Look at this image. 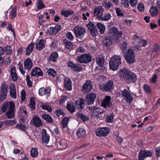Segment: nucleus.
I'll return each mask as SVG.
<instances>
[{"label": "nucleus", "mask_w": 160, "mask_h": 160, "mask_svg": "<svg viewBox=\"0 0 160 160\" xmlns=\"http://www.w3.org/2000/svg\"><path fill=\"white\" fill-rule=\"evenodd\" d=\"M46 72L48 75L52 76V77H54L56 75L55 71L52 68H47Z\"/></svg>", "instance_id": "nucleus-37"}, {"label": "nucleus", "mask_w": 160, "mask_h": 160, "mask_svg": "<svg viewBox=\"0 0 160 160\" xmlns=\"http://www.w3.org/2000/svg\"><path fill=\"white\" fill-rule=\"evenodd\" d=\"M141 40V41L139 42L138 44H140L141 46L144 47L147 45V42L146 40H144L142 38Z\"/></svg>", "instance_id": "nucleus-62"}, {"label": "nucleus", "mask_w": 160, "mask_h": 160, "mask_svg": "<svg viewBox=\"0 0 160 160\" xmlns=\"http://www.w3.org/2000/svg\"><path fill=\"white\" fill-rule=\"evenodd\" d=\"M58 56V53L56 52H54L52 53L49 56V60L52 62H55L56 61Z\"/></svg>", "instance_id": "nucleus-33"}, {"label": "nucleus", "mask_w": 160, "mask_h": 160, "mask_svg": "<svg viewBox=\"0 0 160 160\" xmlns=\"http://www.w3.org/2000/svg\"><path fill=\"white\" fill-rule=\"evenodd\" d=\"M37 5L38 8L39 9H41L45 7L44 4L41 0H37Z\"/></svg>", "instance_id": "nucleus-48"}, {"label": "nucleus", "mask_w": 160, "mask_h": 160, "mask_svg": "<svg viewBox=\"0 0 160 160\" xmlns=\"http://www.w3.org/2000/svg\"><path fill=\"white\" fill-rule=\"evenodd\" d=\"M123 54L128 63L131 64L135 61V52L133 49L130 48L126 52L123 51Z\"/></svg>", "instance_id": "nucleus-3"}, {"label": "nucleus", "mask_w": 160, "mask_h": 160, "mask_svg": "<svg viewBox=\"0 0 160 160\" xmlns=\"http://www.w3.org/2000/svg\"><path fill=\"white\" fill-rule=\"evenodd\" d=\"M96 26L99 30H105V26L101 23H98Z\"/></svg>", "instance_id": "nucleus-59"}, {"label": "nucleus", "mask_w": 160, "mask_h": 160, "mask_svg": "<svg viewBox=\"0 0 160 160\" xmlns=\"http://www.w3.org/2000/svg\"><path fill=\"white\" fill-rule=\"evenodd\" d=\"M77 117L78 118H80L82 120L83 122L88 120L89 119L88 117L82 113H78L77 114Z\"/></svg>", "instance_id": "nucleus-36"}, {"label": "nucleus", "mask_w": 160, "mask_h": 160, "mask_svg": "<svg viewBox=\"0 0 160 160\" xmlns=\"http://www.w3.org/2000/svg\"><path fill=\"white\" fill-rule=\"evenodd\" d=\"M141 38H142L141 37H139L138 35H134L132 38V40L133 42L138 43L139 42L141 41Z\"/></svg>", "instance_id": "nucleus-44"}, {"label": "nucleus", "mask_w": 160, "mask_h": 160, "mask_svg": "<svg viewBox=\"0 0 160 160\" xmlns=\"http://www.w3.org/2000/svg\"><path fill=\"white\" fill-rule=\"evenodd\" d=\"M122 95L125 98L126 101L130 103L132 100V97L131 94L126 89H125L122 91Z\"/></svg>", "instance_id": "nucleus-16"}, {"label": "nucleus", "mask_w": 160, "mask_h": 160, "mask_svg": "<svg viewBox=\"0 0 160 160\" xmlns=\"http://www.w3.org/2000/svg\"><path fill=\"white\" fill-rule=\"evenodd\" d=\"M86 102L88 105H90L93 103L96 97V94L92 93H89L86 96Z\"/></svg>", "instance_id": "nucleus-17"}, {"label": "nucleus", "mask_w": 160, "mask_h": 160, "mask_svg": "<svg viewBox=\"0 0 160 160\" xmlns=\"http://www.w3.org/2000/svg\"><path fill=\"white\" fill-rule=\"evenodd\" d=\"M143 88L146 93H149L151 92V90L150 87L147 84H145L143 85Z\"/></svg>", "instance_id": "nucleus-54"}, {"label": "nucleus", "mask_w": 160, "mask_h": 160, "mask_svg": "<svg viewBox=\"0 0 160 160\" xmlns=\"http://www.w3.org/2000/svg\"><path fill=\"white\" fill-rule=\"evenodd\" d=\"M114 83L112 80H109L103 85L102 89L103 91L110 92L113 89Z\"/></svg>", "instance_id": "nucleus-10"}, {"label": "nucleus", "mask_w": 160, "mask_h": 160, "mask_svg": "<svg viewBox=\"0 0 160 160\" xmlns=\"http://www.w3.org/2000/svg\"><path fill=\"white\" fill-rule=\"evenodd\" d=\"M17 15V8H14L11 9L10 11V16L11 18H15Z\"/></svg>", "instance_id": "nucleus-41"}, {"label": "nucleus", "mask_w": 160, "mask_h": 160, "mask_svg": "<svg viewBox=\"0 0 160 160\" xmlns=\"http://www.w3.org/2000/svg\"><path fill=\"white\" fill-rule=\"evenodd\" d=\"M16 68L12 67L11 68V74L12 76V80L14 81H16L18 79V76L15 72Z\"/></svg>", "instance_id": "nucleus-35"}, {"label": "nucleus", "mask_w": 160, "mask_h": 160, "mask_svg": "<svg viewBox=\"0 0 160 160\" xmlns=\"http://www.w3.org/2000/svg\"><path fill=\"white\" fill-rule=\"evenodd\" d=\"M43 73L41 69L37 67L32 69L31 72V75L32 76H43Z\"/></svg>", "instance_id": "nucleus-19"}, {"label": "nucleus", "mask_w": 160, "mask_h": 160, "mask_svg": "<svg viewBox=\"0 0 160 160\" xmlns=\"http://www.w3.org/2000/svg\"><path fill=\"white\" fill-rule=\"evenodd\" d=\"M30 123L34 124L36 127H38L42 125V122L39 117L37 116H34L31 120Z\"/></svg>", "instance_id": "nucleus-18"}, {"label": "nucleus", "mask_w": 160, "mask_h": 160, "mask_svg": "<svg viewBox=\"0 0 160 160\" xmlns=\"http://www.w3.org/2000/svg\"><path fill=\"white\" fill-rule=\"evenodd\" d=\"M64 87L67 90H71L72 89V82L68 78H66L64 80Z\"/></svg>", "instance_id": "nucleus-20"}, {"label": "nucleus", "mask_w": 160, "mask_h": 160, "mask_svg": "<svg viewBox=\"0 0 160 160\" xmlns=\"http://www.w3.org/2000/svg\"><path fill=\"white\" fill-rule=\"evenodd\" d=\"M67 108L71 113L74 112L76 110L75 106L73 104L70 103L67 104Z\"/></svg>", "instance_id": "nucleus-40"}, {"label": "nucleus", "mask_w": 160, "mask_h": 160, "mask_svg": "<svg viewBox=\"0 0 160 160\" xmlns=\"http://www.w3.org/2000/svg\"><path fill=\"white\" fill-rule=\"evenodd\" d=\"M152 156V152L150 151L146 150H141L138 156V160H144L148 157H151Z\"/></svg>", "instance_id": "nucleus-6"}, {"label": "nucleus", "mask_w": 160, "mask_h": 160, "mask_svg": "<svg viewBox=\"0 0 160 160\" xmlns=\"http://www.w3.org/2000/svg\"><path fill=\"white\" fill-rule=\"evenodd\" d=\"M122 34L121 31H109L108 33L109 36L112 38L116 41L121 37Z\"/></svg>", "instance_id": "nucleus-12"}, {"label": "nucleus", "mask_w": 160, "mask_h": 160, "mask_svg": "<svg viewBox=\"0 0 160 160\" xmlns=\"http://www.w3.org/2000/svg\"><path fill=\"white\" fill-rule=\"evenodd\" d=\"M8 108V111H15V104L12 102L10 101L8 103H5L1 108L3 112H5Z\"/></svg>", "instance_id": "nucleus-8"}, {"label": "nucleus", "mask_w": 160, "mask_h": 160, "mask_svg": "<svg viewBox=\"0 0 160 160\" xmlns=\"http://www.w3.org/2000/svg\"><path fill=\"white\" fill-rule=\"evenodd\" d=\"M114 115L113 113H110V115H107L106 118V121L108 123H111L112 122Z\"/></svg>", "instance_id": "nucleus-46"}, {"label": "nucleus", "mask_w": 160, "mask_h": 160, "mask_svg": "<svg viewBox=\"0 0 160 160\" xmlns=\"http://www.w3.org/2000/svg\"><path fill=\"white\" fill-rule=\"evenodd\" d=\"M121 64V58L118 55H114L112 56L109 61L110 68L113 70H117Z\"/></svg>", "instance_id": "nucleus-2"}, {"label": "nucleus", "mask_w": 160, "mask_h": 160, "mask_svg": "<svg viewBox=\"0 0 160 160\" xmlns=\"http://www.w3.org/2000/svg\"><path fill=\"white\" fill-rule=\"evenodd\" d=\"M104 9L102 6L95 7L93 10L94 16L99 20L101 18L103 15Z\"/></svg>", "instance_id": "nucleus-9"}, {"label": "nucleus", "mask_w": 160, "mask_h": 160, "mask_svg": "<svg viewBox=\"0 0 160 160\" xmlns=\"http://www.w3.org/2000/svg\"><path fill=\"white\" fill-rule=\"evenodd\" d=\"M76 134L79 138H82L86 136V131L84 129L79 128L77 130Z\"/></svg>", "instance_id": "nucleus-27"}, {"label": "nucleus", "mask_w": 160, "mask_h": 160, "mask_svg": "<svg viewBox=\"0 0 160 160\" xmlns=\"http://www.w3.org/2000/svg\"><path fill=\"white\" fill-rule=\"evenodd\" d=\"M74 13L73 11L70 9L63 10L61 11V14L62 15L66 17H68L70 15Z\"/></svg>", "instance_id": "nucleus-30"}, {"label": "nucleus", "mask_w": 160, "mask_h": 160, "mask_svg": "<svg viewBox=\"0 0 160 160\" xmlns=\"http://www.w3.org/2000/svg\"><path fill=\"white\" fill-rule=\"evenodd\" d=\"M66 36L71 41H72L73 39V36L72 33L70 32H67Z\"/></svg>", "instance_id": "nucleus-63"}, {"label": "nucleus", "mask_w": 160, "mask_h": 160, "mask_svg": "<svg viewBox=\"0 0 160 160\" xmlns=\"http://www.w3.org/2000/svg\"><path fill=\"white\" fill-rule=\"evenodd\" d=\"M10 95L11 98L13 99H15L16 96V91L15 85L12 84L10 86Z\"/></svg>", "instance_id": "nucleus-24"}, {"label": "nucleus", "mask_w": 160, "mask_h": 160, "mask_svg": "<svg viewBox=\"0 0 160 160\" xmlns=\"http://www.w3.org/2000/svg\"><path fill=\"white\" fill-rule=\"evenodd\" d=\"M31 102L30 104V107L32 109H34L35 108V104L34 102V98L31 97L30 99Z\"/></svg>", "instance_id": "nucleus-56"}, {"label": "nucleus", "mask_w": 160, "mask_h": 160, "mask_svg": "<svg viewBox=\"0 0 160 160\" xmlns=\"http://www.w3.org/2000/svg\"><path fill=\"white\" fill-rule=\"evenodd\" d=\"M6 53L8 55H10L12 53V49L11 46L7 45L4 47Z\"/></svg>", "instance_id": "nucleus-45"}, {"label": "nucleus", "mask_w": 160, "mask_h": 160, "mask_svg": "<svg viewBox=\"0 0 160 160\" xmlns=\"http://www.w3.org/2000/svg\"><path fill=\"white\" fill-rule=\"evenodd\" d=\"M150 14L152 16H155L158 13V10L157 7L155 6L151 7L149 10Z\"/></svg>", "instance_id": "nucleus-38"}, {"label": "nucleus", "mask_w": 160, "mask_h": 160, "mask_svg": "<svg viewBox=\"0 0 160 160\" xmlns=\"http://www.w3.org/2000/svg\"><path fill=\"white\" fill-rule=\"evenodd\" d=\"M34 45V43L32 42L28 46L25 51L26 55L29 56L30 55L33 51Z\"/></svg>", "instance_id": "nucleus-28"}, {"label": "nucleus", "mask_w": 160, "mask_h": 160, "mask_svg": "<svg viewBox=\"0 0 160 160\" xmlns=\"http://www.w3.org/2000/svg\"><path fill=\"white\" fill-rule=\"evenodd\" d=\"M111 16L109 13H106L103 17L102 16L101 18L99 20L107 21H108L111 18Z\"/></svg>", "instance_id": "nucleus-39"}, {"label": "nucleus", "mask_w": 160, "mask_h": 160, "mask_svg": "<svg viewBox=\"0 0 160 160\" xmlns=\"http://www.w3.org/2000/svg\"><path fill=\"white\" fill-rule=\"evenodd\" d=\"M4 124L6 125H14L16 123V122L15 120H6L4 121Z\"/></svg>", "instance_id": "nucleus-53"}, {"label": "nucleus", "mask_w": 160, "mask_h": 160, "mask_svg": "<svg viewBox=\"0 0 160 160\" xmlns=\"http://www.w3.org/2000/svg\"><path fill=\"white\" fill-rule=\"evenodd\" d=\"M42 109L47 110L48 112H50L52 111V108L49 106L45 104H42L41 106Z\"/></svg>", "instance_id": "nucleus-52"}, {"label": "nucleus", "mask_w": 160, "mask_h": 160, "mask_svg": "<svg viewBox=\"0 0 160 160\" xmlns=\"http://www.w3.org/2000/svg\"><path fill=\"white\" fill-rule=\"evenodd\" d=\"M115 9L117 16L119 17L124 16V13L119 8H115Z\"/></svg>", "instance_id": "nucleus-51"}, {"label": "nucleus", "mask_w": 160, "mask_h": 160, "mask_svg": "<svg viewBox=\"0 0 160 160\" xmlns=\"http://www.w3.org/2000/svg\"><path fill=\"white\" fill-rule=\"evenodd\" d=\"M42 118L49 123H52L53 122V119L49 115L43 114L42 115Z\"/></svg>", "instance_id": "nucleus-34"}, {"label": "nucleus", "mask_w": 160, "mask_h": 160, "mask_svg": "<svg viewBox=\"0 0 160 160\" xmlns=\"http://www.w3.org/2000/svg\"><path fill=\"white\" fill-rule=\"evenodd\" d=\"M101 105L106 110L109 111L113 108V104L110 96H107L102 101Z\"/></svg>", "instance_id": "nucleus-4"}, {"label": "nucleus", "mask_w": 160, "mask_h": 160, "mask_svg": "<svg viewBox=\"0 0 160 160\" xmlns=\"http://www.w3.org/2000/svg\"><path fill=\"white\" fill-rule=\"evenodd\" d=\"M75 104L76 107L82 109L84 106V102L82 98H79L75 101Z\"/></svg>", "instance_id": "nucleus-25"}, {"label": "nucleus", "mask_w": 160, "mask_h": 160, "mask_svg": "<svg viewBox=\"0 0 160 160\" xmlns=\"http://www.w3.org/2000/svg\"><path fill=\"white\" fill-rule=\"evenodd\" d=\"M76 36L78 39L82 40L85 33V31H74Z\"/></svg>", "instance_id": "nucleus-32"}, {"label": "nucleus", "mask_w": 160, "mask_h": 160, "mask_svg": "<svg viewBox=\"0 0 160 160\" xmlns=\"http://www.w3.org/2000/svg\"><path fill=\"white\" fill-rule=\"evenodd\" d=\"M69 121V118H64L63 119L62 123L64 128H66L67 127Z\"/></svg>", "instance_id": "nucleus-50"}, {"label": "nucleus", "mask_w": 160, "mask_h": 160, "mask_svg": "<svg viewBox=\"0 0 160 160\" xmlns=\"http://www.w3.org/2000/svg\"><path fill=\"white\" fill-rule=\"evenodd\" d=\"M92 88V82L89 80H87L82 86V90L84 93L89 92Z\"/></svg>", "instance_id": "nucleus-14"}, {"label": "nucleus", "mask_w": 160, "mask_h": 160, "mask_svg": "<svg viewBox=\"0 0 160 160\" xmlns=\"http://www.w3.org/2000/svg\"><path fill=\"white\" fill-rule=\"evenodd\" d=\"M87 26L89 30H97L95 25L91 22H90Z\"/></svg>", "instance_id": "nucleus-49"}, {"label": "nucleus", "mask_w": 160, "mask_h": 160, "mask_svg": "<svg viewBox=\"0 0 160 160\" xmlns=\"http://www.w3.org/2000/svg\"><path fill=\"white\" fill-rule=\"evenodd\" d=\"M61 29L62 26L58 24H57L54 27L50 26L49 27L50 30H61Z\"/></svg>", "instance_id": "nucleus-57"}, {"label": "nucleus", "mask_w": 160, "mask_h": 160, "mask_svg": "<svg viewBox=\"0 0 160 160\" xmlns=\"http://www.w3.org/2000/svg\"><path fill=\"white\" fill-rule=\"evenodd\" d=\"M15 111H7L5 114L9 119L13 118L15 117Z\"/></svg>", "instance_id": "nucleus-42"}, {"label": "nucleus", "mask_w": 160, "mask_h": 160, "mask_svg": "<svg viewBox=\"0 0 160 160\" xmlns=\"http://www.w3.org/2000/svg\"><path fill=\"white\" fill-rule=\"evenodd\" d=\"M97 64L101 67L103 66L105 61L104 57L101 55H98L96 58Z\"/></svg>", "instance_id": "nucleus-23"}, {"label": "nucleus", "mask_w": 160, "mask_h": 160, "mask_svg": "<svg viewBox=\"0 0 160 160\" xmlns=\"http://www.w3.org/2000/svg\"><path fill=\"white\" fill-rule=\"evenodd\" d=\"M8 86L4 83H2L0 88V100L3 101L7 97L8 93Z\"/></svg>", "instance_id": "nucleus-7"}, {"label": "nucleus", "mask_w": 160, "mask_h": 160, "mask_svg": "<svg viewBox=\"0 0 160 160\" xmlns=\"http://www.w3.org/2000/svg\"><path fill=\"white\" fill-rule=\"evenodd\" d=\"M15 128L18 129H20L21 130L24 131H25L26 129V127L25 125L21 124H18L16 126Z\"/></svg>", "instance_id": "nucleus-55"}, {"label": "nucleus", "mask_w": 160, "mask_h": 160, "mask_svg": "<svg viewBox=\"0 0 160 160\" xmlns=\"http://www.w3.org/2000/svg\"><path fill=\"white\" fill-rule=\"evenodd\" d=\"M82 68L79 64H76L74 65V66L72 69L74 71L78 72H79L82 70Z\"/></svg>", "instance_id": "nucleus-47"}, {"label": "nucleus", "mask_w": 160, "mask_h": 160, "mask_svg": "<svg viewBox=\"0 0 160 160\" xmlns=\"http://www.w3.org/2000/svg\"><path fill=\"white\" fill-rule=\"evenodd\" d=\"M50 88H48L46 89L44 88H41L39 90L38 93L39 95L41 96L46 95L48 96H49L51 92Z\"/></svg>", "instance_id": "nucleus-22"}, {"label": "nucleus", "mask_w": 160, "mask_h": 160, "mask_svg": "<svg viewBox=\"0 0 160 160\" xmlns=\"http://www.w3.org/2000/svg\"><path fill=\"white\" fill-rule=\"evenodd\" d=\"M63 42L65 45V47L69 51H71L73 49V44L70 41H68L67 40H64Z\"/></svg>", "instance_id": "nucleus-31"}, {"label": "nucleus", "mask_w": 160, "mask_h": 160, "mask_svg": "<svg viewBox=\"0 0 160 160\" xmlns=\"http://www.w3.org/2000/svg\"><path fill=\"white\" fill-rule=\"evenodd\" d=\"M138 10L140 12L143 11L144 9V5L140 3L138 5Z\"/></svg>", "instance_id": "nucleus-64"}, {"label": "nucleus", "mask_w": 160, "mask_h": 160, "mask_svg": "<svg viewBox=\"0 0 160 160\" xmlns=\"http://www.w3.org/2000/svg\"><path fill=\"white\" fill-rule=\"evenodd\" d=\"M88 108L92 115L96 117H98L99 115L102 113L103 112V110L101 108L97 107H89Z\"/></svg>", "instance_id": "nucleus-11"}, {"label": "nucleus", "mask_w": 160, "mask_h": 160, "mask_svg": "<svg viewBox=\"0 0 160 160\" xmlns=\"http://www.w3.org/2000/svg\"><path fill=\"white\" fill-rule=\"evenodd\" d=\"M109 130L107 128H99L96 131V135L99 137L105 136L108 134Z\"/></svg>", "instance_id": "nucleus-13"}, {"label": "nucleus", "mask_w": 160, "mask_h": 160, "mask_svg": "<svg viewBox=\"0 0 160 160\" xmlns=\"http://www.w3.org/2000/svg\"><path fill=\"white\" fill-rule=\"evenodd\" d=\"M19 66V69L22 74L24 75L25 74V72L23 70V65L22 63L19 62L18 64Z\"/></svg>", "instance_id": "nucleus-58"}, {"label": "nucleus", "mask_w": 160, "mask_h": 160, "mask_svg": "<svg viewBox=\"0 0 160 160\" xmlns=\"http://www.w3.org/2000/svg\"><path fill=\"white\" fill-rule=\"evenodd\" d=\"M121 4L125 8H128L129 6V2L128 0H122Z\"/></svg>", "instance_id": "nucleus-60"}, {"label": "nucleus", "mask_w": 160, "mask_h": 160, "mask_svg": "<svg viewBox=\"0 0 160 160\" xmlns=\"http://www.w3.org/2000/svg\"><path fill=\"white\" fill-rule=\"evenodd\" d=\"M42 140L43 143H48L49 140V137L45 129H43L42 130Z\"/></svg>", "instance_id": "nucleus-21"}, {"label": "nucleus", "mask_w": 160, "mask_h": 160, "mask_svg": "<svg viewBox=\"0 0 160 160\" xmlns=\"http://www.w3.org/2000/svg\"><path fill=\"white\" fill-rule=\"evenodd\" d=\"M55 113L58 117H60L61 116H62L64 115V113L61 110H56Z\"/></svg>", "instance_id": "nucleus-61"}, {"label": "nucleus", "mask_w": 160, "mask_h": 160, "mask_svg": "<svg viewBox=\"0 0 160 160\" xmlns=\"http://www.w3.org/2000/svg\"><path fill=\"white\" fill-rule=\"evenodd\" d=\"M46 42L43 39H41L36 43V49L38 50H41L43 49L45 46Z\"/></svg>", "instance_id": "nucleus-29"}, {"label": "nucleus", "mask_w": 160, "mask_h": 160, "mask_svg": "<svg viewBox=\"0 0 160 160\" xmlns=\"http://www.w3.org/2000/svg\"><path fill=\"white\" fill-rule=\"evenodd\" d=\"M120 72L121 77L124 78L127 83H134L136 82L137 79L136 75L126 68L121 69Z\"/></svg>", "instance_id": "nucleus-1"}, {"label": "nucleus", "mask_w": 160, "mask_h": 160, "mask_svg": "<svg viewBox=\"0 0 160 160\" xmlns=\"http://www.w3.org/2000/svg\"><path fill=\"white\" fill-rule=\"evenodd\" d=\"M92 57L90 54H84L77 57L76 60L80 63H87L90 62Z\"/></svg>", "instance_id": "nucleus-5"}, {"label": "nucleus", "mask_w": 160, "mask_h": 160, "mask_svg": "<svg viewBox=\"0 0 160 160\" xmlns=\"http://www.w3.org/2000/svg\"><path fill=\"white\" fill-rule=\"evenodd\" d=\"M24 65L25 70L29 71L33 66V62L31 59L29 58L26 59L24 61Z\"/></svg>", "instance_id": "nucleus-15"}, {"label": "nucleus", "mask_w": 160, "mask_h": 160, "mask_svg": "<svg viewBox=\"0 0 160 160\" xmlns=\"http://www.w3.org/2000/svg\"><path fill=\"white\" fill-rule=\"evenodd\" d=\"M31 156L33 158L37 157L38 154V150L36 148H33L31 149L30 153Z\"/></svg>", "instance_id": "nucleus-43"}, {"label": "nucleus", "mask_w": 160, "mask_h": 160, "mask_svg": "<svg viewBox=\"0 0 160 160\" xmlns=\"http://www.w3.org/2000/svg\"><path fill=\"white\" fill-rule=\"evenodd\" d=\"M109 36L108 37H105L104 39L102 41L103 45L108 47L112 43V39Z\"/></svg>", "instance_id": "nucleus-26"}]
</instances>
